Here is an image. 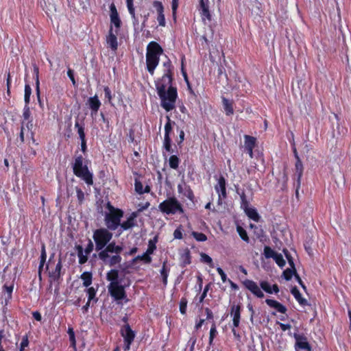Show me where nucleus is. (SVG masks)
Listing matches in <instances>:
<instances>
[{
  "label": "nucleus",
  "instance_id": "338daca9",
  "mask_svg": "<svg viewBox=\"0 0 351 351\" xmlns=\"http://www.w3.org/2000/svg\"><path fill=\"white\" fill-rule=\"evenodd\" d=\"M200 10H201V14L203 17L206 18L208 20L211 19V14L209 11V7L204 8V9H200Z\"/></svg>",
  "mask_w": 351,
  "mask_h": 351
},
{
  "label": "nucleus",
  "instance_id": "20e7f679",
  "mask_svg": "<svg viewBox=\"0 0 351 351\" xmlns=\"http://www.w3.org/2000/svg\"><path fill=\"white\" fill-rule=\"evenodd\" d=\"M159 210L166 215L183 214L184 210L181 203L175 197H170L160 203Z\"/></svg>",
  "mask_w": 351,
  "mask_h": 351
},
{
  "label": "nucleus",
  "instance_id": "49530a36",
  "mask_svg": "<svg viewBox=\"0 0 351 351\" xmlns=\"http://www.w3.org/2000/svg\"><path fill=\"white\" fill-rule=\"evenodd\" d=\"M295 274H297L296 269L293 270L287 268L283 271L282 276L286 280H290L292 278L293 276H295Z\"/></svg>",
  "mask_w": 351,
  "mask_h": 351
},
{
  "label": "nucleus",
  "instance_id": "de8ad7c7",
  "mask_svg": "<svg viewBox=\"0 0 351 351\" xmlns=\"http://www.w3.org/2000/svg\"><path fill=\"white\" fill-rule=\"evenodd\" d=\"M31 94H32V88H31L29 84H26L25 85V95H24V100H25V103L26 104H29Z\"/></svg>",
  "mask_w": 351,
  "mask_h": 351
},
{
  "label": "nucleus",
  "instance_id": "f03ea898",
  "mask_svg": "<svg viewBox=\"0 0 351 351\" xmlns=\"http://www.w3.org/2000/svg\"><path fill=\"white\" fill-rule=\"evenodd\" d=\"M160 99V106L167 112L173 110L176 108V102L178 98V90L176 86H169L167 89L161 87L157 91Z\"/></svg>",
  "mask_w": 351,
  "mask_h": 351
},
{
  "label": "nucleus",
  "instance_id": "423d86ee",
  "mask_svg": "<svg viewBox=\"0 0 351 351\" xmlns=\"http://www.w3.org/2000/svg\"><path fill=\"white\" fill-rule=\"evenodd\" d=\"M123 216V211L121 209H117L106 215L105 221L107 229L115 230L121 225V219Z\"/></svg>",
  "mask_w": 351,
  "mask_h": 351
},
{
  "label": "nucleus",
  "instance_id": "69168bd1",
  "mask_svg": "<svg viewBox=\"0 0 351 351\" xmlns=\"http://www.w3.org/2000/svg\"><path fill=\"white\" fill-rule=\"evenodd\" d=\"M210 283L205 286V287L204 289V291H203L202 295L199 297V303H202L204 301V298L206 297V295H207V293H208V290L210 289Z\"/></svg>",
  "mask_w": 351,
  "mask_h": 351
},
{
  "label": "nucleus",
  "instance_id": "3c124183",
  "mask_svg": "<svg viewBox=\"0 0 351 351\" xmlns=\"http://www.w3.org/2000/svg\"><path fill=\"white\" fill-rule=\"evenodd\" d=\"M273 259L275 261L276 263L280 267H283L286 264V262H285V259L283 258L282 255L280 253H277Z\"/></svg>",
  "mask_w": 351,
  "mask_h": 351
},
{
  "label": "nucleus",
  "instance_id": "0eeeda50",
  "mask_svg": "<svg viewBox=\"0 0 351 351\" xmlns=\"http://www.w3.org/2000/svg\"><path fill=\"white\" fill-rule=\"evenodd\" d=\"M108 290L110 296L113 298L114 300L117 302L123 300H125V302L129 301V300L127 298L125 287L124 286L121 285L120 282L110 283L108 285Z\"/></svg>",
  "mask_w": 351,
  "mask_h": 351
},
{
  "label": "nucleus",
  "instance_id": "13d9d810",
  "mask_svg": "<svg viewBox=\"0 0 351 351\" xmlns=\"http://www.w3.org/2000/svg\"><path fill=\"white\" fill-rule=\"evenodd\" d=\"M36 90L38 101L40 106H42L41 98H40V90L39 88V80L38 76V69H36Z\"/></svg>",
  "mask_w": 351,
  "mask_h": 351
},
{
  "label": "nucleus",
  "instance_id": "ea45409f",
  "mask_svg": "<svg viewBox=\"0 0 351 351\" xmlns=\"http://www.w3.org/2000/svg\"><path fill=\"white\" fill-rule=\"evenodd\" d=\"M180 160L176 155H171L169 159V167L173 169H177L179 167Z\"/></svg>",
  "mask_w": 351,
  "mask_h": 351
},
{
  "label": "nucleus",
  "instance_id": "2f4dec72",
  "mask_svg": "<svg viewBox=\"0 0 351 351\" xmlns=\"http://www.w3.org/2000/svg\"><path fill=\"white\" fill-rule=\"evenodd\" d=\"M75 128L77 130V132L79 135L80 141H84L86 140V134L84 132V123H80L77 120L75 121Z\"/></svg>",
  "mask_w": 351,
  "mask_h": 351
},
{
  "label": "nucleus",
  "instance_id": "f3484780",
  "mask_svg": "<svg viewBox=\"0 0 351 351\" xmlns=\"http://www.w3.org/2000/svg\"><path fill=\"white\" fill-rule=\"evenodd\" d=\"M110 19L111 24L114 25L116 29L119 31L121 26L122 22L114 3H112L110 5Z\"/></svg>",
  "mask_w": 351,
  "mask_h": 351
},
{
  "label": "nucleus",
  "instance_id": "9b49d317",
  "mask_svg": "<svg viewBox=\"0 0 351 351\" xmlns=\"http://www.w3.org/2000/svg\"><path fill=\"white\" fill-rule=\"evenodd\" d=\"M167 123L165 125V135H164V141H163V148L166 150V152L172 153L173 149L171 147V138L170 137V134L172 131V121L169 117V116L166 117ZM173 123L175 124V122L173 121Z\"/></svg>",
  "mask_w": 351,
  "mask_h": 351
},
{
  "label": "nucleus",
  "instance_id": "cd10ccee",
  "mask_svg": "<svg viewBox=\"0 0 351 351\" xmlns=\"http://www.w3.org/2000/svg\"><path fill=\"white\" fill-rule=\"evenodd\" d=\"M222 104L223 106V109L225 110L226 114L227 116H230L234 114V108L233 104L234 102L232 100H229L224 97H222Z\"/></svg>",
  "mask_w": 351,
  "mask_h": 351
},
{
  "label": "nucleus",
  "instance_id": "c85d7f7f",
  "mask_svg": "<svg viewBox=\"0 0 351 351\" xmlns=\"http://www.w3.org/2000/svg\"><path fill=\"white\" fill-rule=\"evenodd\" d=\"M169 271H170V267L168 265V261L167 260H165L162 263V266L160 271V275L162 278V284L165 286H166L167 285V278L169 276Z\"/></svg>",
  "mask_w": 351,
  "mask_h": 351
},
{
  "label": "nucleus",
  "instance_id": "6e6552de",
  "mask_svg": "<svg viewBox=\"0 0 351 351\" xmlns=\"http://www.w3.org/2000/svg\"><path fill=\"white\" fill-rule=\"evenodd\" d=\"M120 334L123 338V349L125 351L130 350L135 337L136 332L131 328L130 324L123 325L120 330Z\"/></svg>",
  "mask_w": 351,
  "mask_h": 351
},
{
  "label": "nucleus",
  "instance_id": "aec40b11",
  "mask_svg": "<svg viewBox=\"0 0 351 351\" xmlns=\"http://www.w3.org/2000/svg\"><path fill=\"white\" fill-rule=\"evenodd\" d=\"M153 6L156 9L158 16L157 21L160 26L165 27L166 25L165 17L164 14V6L161 1H154Z\"/></svg>",
  "mask_w": 351,
  "mask_h": 351
},
{
  "label": "nucleus",
  "instance_id": "4c0bfd02",
  "mask_svg": "<svg viewBox=\"0 0 351 351\" xmlns=\"http://www.w3.org/2000/svg\"><path fill=\"white\" fill-rule=\"evenodd\" d=\"M237 193L239 195L240 198H241V207L242 208H246L248 206H250V202L247 199V197L245 193V191L242 190L240 192L239 191V189H237Z\"/></svg>",
  "mask_w": 351,
  "mask_h": 351
},
{
  "label": "nucleus",
  "instance_id": "c756f323",
  "mask_svg": "<svg viewBox=\"0 0 351 351\" xmlns=\"http://www.w3.org/2000/svg\"><path fill=\"white\" fill-rule=\"evenodd\" d=\"M247 215V217L252 219L253 221L258 222L260 219V216L257 212V210L254 208H250L248 206L246 208H243Z\"/></svg>",
  "mask_w": 351,
  "mask_h": 351
},
{
  "label": "nucleus",
  "instance_id": "052dcab7",
  "mask_svg": "<svg viewBox=\"0 0 351 351\" xmlns=\"http://www.w3.org/2000/svg\"><path fill=\"white\" fill-rule=\"evenodd\" d=\"M182 231V226L180 225L173 232L174 239H182L183 238Z\"/></svg>",
  "mask_w": 351,
  "mask_h": 351
},
{
  "label": "nucleus",
  "instance_id": "f704fd0d",
  "mask_svg": "<svg viewBox=\"0 0 351 351\" xmlns=\"http://www.w3.org/2000/svg\"><path fill=\"white\" fill-rule=\"evenodd\" d=\"M230 314L232 316V319H241V307L239 304H233L230 308Z\"/></svg>",
  "mask_w": 351,
  "mask_h": 351
},
{
  "label": "nucleus",
  "instance_id": "4be33fe9",
  "mask_svg": "<svg viewBox=\"0 0 351 351\" xmlns=\"http://www.w3.org/2000/svg\"><path fill=\"white\" fill-rule=\"evenodd\" d=\"M147 54L160 57L163 53V49L156 41H151L147 46Z\"/></svg>",
  "mask_w": 351,
  "mask_h": 351
},
{
  "label": "nucleus",
  "instance_id": "58836bf2",
  "mask_svg": "<svg viewBox=\"0 0 351 351\" xmlns=\"http://www.w3.org/2000/svg\"><path fill=\"white\" fill-rule=\"evenodd\" d=\"M158 242V237L155 236L148 242V247L147 249V254H152L156 249V243Z\"/></svg>",
  "mask_w": 351,
  "mask_h": 351
},
{
  "label": "nucleus",
  "instance_id": "6e6d98bb",
  "mask_svg": "<svg viewBox=\"0 0 351 351\" xmlns=\"http://www.w3.org/2000/svg\"><path fill=\"white\" fill-rule=\"evenodd\" d=\"M187 300L186 298L182 297L180 301V312L182 315H185L186 313V307H187Z\"/></svg>",
  "mask_w": 351,
  "mask_h": 351
},
{
  "label": "nucleus",
  "instance_id": "79ce46f5",
  "mask_svg": "<svg viewBox=\"0 0 351 351\" xmlns=\"http://www.w3.org/2000/svg\"><path fill=\"white\" fill-rule=\"evenodd\" d=\"M237 231L243 241L249 243L250 239L247 235V231L243 227H241V226H237Z\"/></svg>",
  "mask_w": 351,
  "mask_h": 351
},
{
  "label": "nucleus",
  "instance_id": "a878e982",
  "mask_svg": "<svg viewBox=\"0 0 351 351\" xmlns=\"http://www.w3.org/2000/svg\"><path fill=\"white\" fill-rule=\"evenodd\" d=\"M265 303L269 307L275 308L278 312L280 313L285 314L287 311V308L285 306L275 300L266 299Z\"/></svg>",
  "mask_w": 351,
  "mask_h": 351
},
{
  "label": "nucleus",
  "instance_id": "5fc2aeb1",
  "mask_svg": "<svg viewBox=\"0 0 351 351\" xmlns=\"http://www.w3.org/2000/svg\"><path fill=\"white\" fill-rule=\"evenodd\" d=\"M183 260V265L182 267H185L187 265L191 264V256L190 251L189 250H186L184 254L182 256Z\"/></svg>",
  "mask_w": 351,
  "mask_h": 351
},
{
  "label": "nucleus",
  "instance_id": "dca6fc26",
  "mask_svg": "<svg viewBox=\"0 0 351 351\" xmlns=\"http://www.w3.org/2000/svg\"><path fill=\"white\" fill-rule=\"evenodd\" d=\"M293 337L295 339V348H299L301 350H305L307 351L311 350V346L307 341V338L304 335H299L297 333H294Z\"/></svg>",
  "mask_w": 351,
  "mask_h": 351
},
{
  "label": "nucleus",
  "instance_id": "393cba45",
  "mask_svg": "<svg viewBox=\"0 0 351 351\" xmlns=\"http://www.w3.org/2000/svg\"><path fill=\"white\" fill-rule=\"evenodd\" d=\"M137 217V213L136 212H133L129 216L126 221L121 223V226L122 230H128L136 226V218Z\"/></svg>",
  "mask_w": 351,
  "mask_h": 351
},
{
  "label": "nucleus",
  "instance_id": "4468645a",
  "mask_svg": "<svg viewBox=\"0 0 351 351\" xmlns=\"http://www.w3.org/2000/svg\"><path fill=\"white\" fill-rule=\"evenodd\" d=\"M295 176H296V180H295V182L294 183V185L295 186V188H296L295 189V194L298 196V191H299V189L300 188L301 180H302V177L303 171H304V167H303V164H302L301 159H298L295 161Z\"/></svg>",
  "mask_w": 351,
  "mask_h": 351
},
{
  "label": "nucleus",
  "instance_id": "72a5a7b5",
  "mask_svg": "<svg viewBox=\"0 0 351 351\" xmlns=\"http://www.w3.org/2000/svg\"><path fill=\"white\" fill-rule=\"evenodd\" d=\"M245 149H254L256 145V138L250 136V135H245Z\"/></svg>",
  "mask_w": 351,
  "mask_h": 351
},
{
  "label": "nucleus",
  "instance_id": "09e8293b",
  "mask_svg": "<svg viewBox=\"0 0 351 351\" xmlns=\"http://www.w3.org/2000/svg\"><path fill=\"white\" fill-rule=\"evenodd\" d=\"M277 253L278 252H275L269 246H265L264 247V256H265L266 258H274V257Z\"/></svg>",
  "mask_w": 351,
  "mask_h": 351
},
{
  "label": "nucleus",
  "instance_id": "7ed1b4c3",
  "mask_svg": "<svg viewBox=\"0 0 351 351\" xmlns=\"http://www.w3.org/2000/svg\"><path fill=\"white\" fill-rule=\"evenodd\" d=\"M73 171L77 178L83 180L88 185L93 184V175L89 171L87 165L84 164V158L82 155L75 158Z\"/></svg>",
  "mask_w": 351,
  "mask_h": 351
},
{
  "label": "nucleus",
  "instance_id": "7c9ffc66",
  "mask_svg": "<svg viewBox=\"0 0 351 351\" xmlns=\"http://www.w3.org/2000/svg\"><path fill=\"white\" fill-rule=\"evenodd\" d=\"M106 280L110 282V283H118L120 282L119 281V270L116 269H110L106 274Z\"/></svg>",
  "mask_w": 351,
  "mask_h": 351
},
{
  "label": "nucleus",
  "instance_id": "9d476101",
  "mask_svg": "<svg viewBox=\"0 0 351 351\" xmlns=\"http://www.w3.org/2000/svg\"><path fill=\"white\" fill-rule=\"evenodd\" d=\"M75 248L77 251L79 264L84 265L88 261V255L93 252L94 249V244L90 239H88V244L84 250L80 245H75Z\"/></svg>",
  "mask_w": 351,
  "mask_h": 351
},
{
  "label": "nucleus",
  "instance_id": "1a4fd4ad",
  "mask_svg": "<svg viewBox=\"0 0 351 351\" xmlns=\"http://www.w3.org/2000/svg\"><path fill=\"white\" fill-rule=\"evenodd\" d=\"M62 269V262L60 258L58 259V263H52L51 260L49 261L48 264L45 266V271L49 270V278L50 283L52 282L58 281L60 278V271Z\"/></svg>",
  "mask_w": 351,
  "mask_h": 351
},
{
  "label": "nucleus",
  "instance_id": "37998d69",
  "mask_svg": "<svg viewBox=\"0 0 351 351\" xmlns=\"http://www.w3.org/2000/svg\"><path fill=\"white\" fill-rule=\"evenodd\" d=\"M162 66L164 67L163 73H173V66L169 58H167L166 61L163 62Z\"/></svg>",
  "mask_w": 351,
  "mask_h": 351
},
{
  "label": "nucleus",
  "instance_id": "680f3d73",
  "mask_svg": "<svg viewBox=\"0 0 351 351\" xmlns=\"http://www.w3.org/2000/svg\"><path fill=\"white\" fill-rule=\"evenodd\" d=\"M76 193L78 202L82 204L84 200V193L80 188L76 187Z\"/></svg>",
  "mask_w": 351,
  "mask_h": 351
},
{
  "label": "nucleus",
  "instance_id": "e2e57ef3",
  "mask_svg": "<svg viewBox=\"0 0 351 351\" xmlns=\"http://www.w3.org/2000/svg\"><path fill=\"white\" fill-rule=\"evenodd\" d=\"M184 56L182 57V61H181V73L184 77V82H189V80L186 69L184 68Z\"/></svg>",
  "mask_w": 351,
  "mask_h": 351
},
{
  "label": "nucleus",
  "instance_id": "bb28decb",
  "mask_svg": "<svg viewBox=\"0 0 351 351\" xmlns=\"http://www.w3.org/2000/svg\"><path fill=\"white\" fill-rule=\"evenodd\" d=\"M291 293L301 306H304L309 305L307 300L302 296V294L300 293L297 287L295 286L292 287L291 289Z\"/></svg>",
  "mask_w": 351,
  "mask_h": 351
},
{
  "label": "nucleus",
  "instance_id": "c9c22d12",
  "mask_svg": "<svg viewBox=\"0 0 351 351\" xmlns=\"http://www.w3.org/2000/svg\"><path fill=\"white\" fill-rule=\"evenodd\" d=\"M43 266H44V243H42L41 249H40V264H39L38 272L40 282H41V281H42V271H43Z\"/></svg>",
  "mask_w": 351,
  "mask_h": 351
},
{
  "label": "nucleus",
  "instance_id": "2eb2a0df",
  "mask_svg": "<svg viewBox=\"0 0 351 351\" xmlns=\"http://www.w3.org/2000/svg\"><path fill=\"white\" fill-rule=\"evenodd\" d=\"M243 286L258 298H263L264 293L258 285L252 280L246 279L243 282Z\"/></svg>",
  "mask_w": 351,
  "mask_h": 351
},
{
  "label": "nucleus",
  "instance_id": "6ab92c4d",
  "mask_svg": "<svg viewBox=\"0 0 351 351\" xmlns=\"http://www.w3.org/2000/svg\"><path fill=\"white\" fill-rule=\"evenodd\" d=\"M160 57L146 53V66L150 75H153L154 74L155 69L158 65Z\"/></svg>",
  "mask_w": 351,
  "mask_h": 351
},
{
  "label": "nucleus",
  "instance_id": "b1692460",
  "mask_svg": "<svg viewBox=\"0 0 351 351\" xmlns=\"http://www.w3.org/2000/svg\"><path fill=\"white\" fill-rule=\"evenodd\" d=\"M125 3L128 12L132 19L134 27L138 26L139 24V21L135 12L134 0H125Z\"/></svg>",
  "mask_w": 351,
  "mask_h": 351
},
{
  "label": "nucleus",
  "instance_id": "a18cd8bd",
  "mask_svg": "<svg viewBox=\"0 0 351 351\" xmlns=\"http://www.w3.org/2000/svg\"><path fill=\"white\" fill-rule=\"evenodd\" d=\"M191 235L197 241L204 242L207 240V236L202 232L193 231Z\"/></svg>",
  "mask_w": 351,
  "mask_h": 351
},
{
  "label": "nucleus",
  "instance_id": "864d4df0",
  "mask_svg": "<svg viewBox=\"0 0 351 351\" xmlns=\"http://www.w3.org/2000/svg\"><path fill=\"white\" fill-rule=\"evenodd\" d=\"M3 289L8 293V297L5 299V304H8L9 300L12 298V293L13 291L14 286L13 285H4Z\"/></svg>",
  "mask_w": 351,
  "mask_h": 351
},
{
  "label": "nucleus",
  "instance_id": "0e129e2a",
  "mask_svg": "<svg viewBox=\"0 0 351 351\" xmlns=\"http://www.w3.org/2000/svg\"><path fill=\"white\" fill-rule=\"evenodd\" d=\"M86 292L88 297V300L90 302L92 300L94 299V298L96 295V289L94 287H91L87 289Z\"/></svg>",
  "mask_w": 351,
  "mask_h": 351
},
{
  "label": "nucleus",
  "instance_id": "a211bd4d",
  "mask_svg": "<svg viewBox=\"0 0 351 351\" xmlns=\"http://www.w3.org/2000/svg\"><path fill=\"white\" fill-rule=\"evenodd\" d=\"M173 80V73H164L162 76L157 81H156V91H158V89L161 87V86H164V89H167L168 86H172Z\"/></svg>",
  "mask_w": 351,
  "mask_h": 351
},
{
  "label": "nucleus",
  "instance_id": "a19ab883",
  "mask_svg": "<svg viewBox=\"0 0 351 351\" xmlns=\"http://www.w3.org/2000/svg\"><path fill=\"white\" fill-rule=\"evenodd\" d=\"M217 333L218 332L217 330L216 324L215 322H213L209 333V346L213 344V340L216 337Z\"/></svg>",
  "mask_w": 351,
  "mask_h": 351
},
{
  "label": "nucleus",
  "instance_id": "c03bdc74",
  "mask_svg": "<svg viewBox=\"0 0 351 351\" xmlns=\"http://www.w3.org/2000/svg\"><path fill=\"white\" fill-rule=\"evenodd\" d=\"M150 254H147L146 251L142 255H138L134 261H143L145 263H150L152 262V257L150 256Z\"/></svg>",
  "mask_w": 351,
  "mask_h": 351
},
{
  "label": "nucleus",
  "instance_id": "603ef678",
  "mask_svg": "<svg viewBox=\"0 0 351 351\" xmlns=\"http://www.w3.org/2000/svg\"><path fill=\"white\" fill-rule=\"evenodd\" d=\"M200 257H201V261L203 262V263H205L206 264H208L210 267H213V259L211 258L210 256H209L208 254L204 253V252H202L200 254Z\"/></svg>",
  "mask_w": 351,
  "mask_h": 351
},
{
  "label": "nucleus",
  "instance_id": "8fccbe9b",
  "mask_svg": "<svg viewBox=\"0 0 351 351\" xmlns=\"http://www.w3.org/2000/svg\"><path fill=\"white\" fill-rule=\"evenodd\" d=\"M104 91L105 99H106L108 102L112 106V94L110 88L108 86H105L104 87Z\"/></svg>",
  "mask_w": 351,
  "mask_h": 351
},
{
  "label": "nucleus",
  "instance_id": "bf43d9fd",
  "mask_svg": "<svg viewBox=\"0 0 351 351\" xmlns=\"http://www.w3.org/2000/svg\"><path fill=\"white\" fill-rule=\"evenodd\" d=\"M134 188H135V191L137 193H138L140 195L143 194V185L141 181L137 180H135Z\"/></svg>",
  "mask_w": 351,
  "mask_h": 351
},
{
  "label": "nucleus",
  "instance_id": "4d7b16f0",
  "mask_svg": "<svg viewBox=\"0 0 351 351\" xmlns=\"http://www.w3.org/2000/svg\"><path fill=\"white\" fill-rule=\"evenodd\" d=\"M260 286H261V289L263 291H265L266 293H269V294L272 293L271 286L267 281H266V280L261 281Z\"/></svg>",
  "mask_w": 351,
  "mask_h": 351
},
{
  "label": "nucleus",
  "instance_id": "473e14b6",
  "mask_svg": "<svg viewBox=\"0 0 351 351\" xmlns=\"http://www.w3.org/2000/svg\"><path fill=\"white\" fill-rule=\"evenodd\" d=\"M67 333L69 337L70 347L73 349V351H77L75 335L73 328L69 326Z\"/></svg>",
  "mask_w": 351,
  "mask_h": 351
},
{
  "label": "nucleus",
  "instance_id": "412c9836",
  "mask_svg": "<svg viewBox=\"0 0 351 351\" xmlns=\"http://www.w3.org/2000/svg\"><path fill=\"white\" fill-rule=\"evenodd\" d=\"M87 105L90 109L91 116L93 117L97 114L98 110H99L101 106V103L99 99L98 96L97 95H95L94 96L88 98V99L87 100Z\"/></svg>",
  "mask_w": 351,
  "mask_h": 351
},
{
  "label": "nucleus",
  "instance_id": "774afa93",
  "mask_svg": "<svg viewBox=\"0 0 351 351\" xmlns=\"http://www.w3.org/2000/svg\"><path fill=\"white\" fill-rule=\"evenodd\" d=\"M197 341V338L195 337H191L189 341L188 345L190 346L189 351H194L195 349V345Z\"/></svg>",
  "mask_w": 351,
  "mask_h": 351
},
{
  "label": "nucleus",
  "instance_id": "ddd939ff",
  "mask_svg": "<svg viewBox=\"0 0 351 351\" xmlns=\"http://www.w3.org/2000/svg\"><path fill=\"white\" fill-rule=\"evenodd\" d=\"M118 34V30L115 29L114 32L112 28V25H111L108 31V34L106 36V41L108 47L110 48L112 51L117 50L118 48V43H117V35Z\"/></svg>",
  "mask_w": 351,
  "mask_h": 351
},
{
  "label": "nucleus",
  "instance_id": "e433bc0d",
  "mask_svg": "<svg viewBox=\"0 0 351 351\" xmlns=\"http://www.w3.org/2000/svg\"><path fill=\"white\" fill-rule=\"evenodd\" d=\"M81 279L83 280V285L88 287L92 283V274L85 271L81 275Z\"/></svg>",
  "mask_w": 351,
  "mask_h": 351
},
{
  "label": "nucleus",
  "instance_id": "f8f14e48",
  "mask_svg": "<svg viewBox=\"0 0 351 351\" xmlns=\"http://www.w3.org/2000/svg\"><path fill=\"white\" fill-rule=\"evenodd\" d=\"M215 190L218 194L219 203L227 197L226 181L223 176H220L217 179V183L215 185Z\"/></svg>",
  "mask_w": 351,
  "mask_h": 351
},
{
  "label": "nucleus",
  "instance_id": "5701e85b",
  "mask_svg": "<svg viewBox=\"0 0 351 351\" xmlns=\"http://www.w3.org/2000/svg\"><path fill=\"white\" fill-rule=\"evenodd\" d=\"M178 191L179 193L183 194L189 200L193 201L195 195L191 186L186 184L184 182L178 185Z\"/></svg>",
  "mask_w": 351,
  "mask_h": 351
},
{
  "label": "nucleus",
  "instance_id": "f257e3e1",
  "mask_svg": "<svg viewBox=\"0 0 351 351\" xmlns=\"http://www.w3.org/2000/svg\"><path fill=\"white\" fill-rule=\"evenodd\" d=\"M123 248L117 245L114 241L109 242L106 246L98 253V258L104 264L109 267H114L121 263V253Z\"/></svg>",
  "mask_w": 351,
  "mask_h": 351
},
{
  "label": "nucleus",
  "instance_id": "39448f33",
  "mask_svg": "<svg viewBox=\"0 0 351 351\" xmlns=\"http://www.w3.org/2000/svg\"><path fill=\"white\" fill-rule=\"evenodd\" d=\"M112 233L110 230L100 228L93 231V239L95 243V250L101 252L112 239Z\"/></svg>",
  "mask_w": 351,
  "mask_h": 351
}]
</instances>
